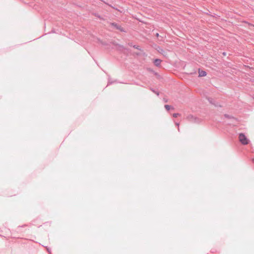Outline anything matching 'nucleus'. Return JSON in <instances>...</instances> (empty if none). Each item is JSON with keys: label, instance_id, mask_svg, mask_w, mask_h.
Segmentation results:
<instances>
[{"label": "nucleus", "instance_id": "7", "mask_svg": "<svg viewBox=\"0 0 254 254\" xmlns=\"http://www.w3.org/2000/svg\"><path fill=\"white\" fill-rule=\"evenodd\" d=\"M253 162L254 163V159H253Z\"/></svg>", "mask_w": 254, "mask_h": 254}, {"label": "nucleus", "instance_id": "5", "mask_svg": "<svg viewBox=\"0 0 254 254\" xmlns=\"http://www.w3.org/2000/svg\"><path fill=\"white\" fill-rule=\"evenodd\" d=\"M165 108L167 110H169L170 109V106L168 105H166L165 106Z\"/></svg>", "mask_w": 254, "mask_h": 254}, {"label": "nucleus", "instance_id": "3", "mask_svg": "<svg viewBox=\"0 0 254 254\" xmlns=\"http://www.w3.org/2000/svg\"><path fill=\"white\" fill-rule=\"evenodd\" d=\"M161 61L159 59H156L154 61V64L156 66H159L161 64Z\"/></svg>", "mask_w": 254, "mask_h": 254}, {"label": "nucleus", "instance_id": "1", "mask_svg": "<svg viewBox=\"0 0 254 254\" xmlns=\"http://www.w3.org/2000/svg\"><path fill=\"white\" fill-rule=\"evenodd\" d=\"M239 141L243 145H246L249 143V140L243 133H240L239 136Z\"/></svg>", "mask_w": 254, "mask_h": 254}, {"label": "nucleus", "instance_id": "6", "mask_svg": "<svg viewBox=\"0 0 254 254\" xmlns=\"http://www.w3.org/2000/svg\"><path fill=\"white\" fill-rule=\"evenodd\" d=\"M176 125L179 126V124H176Z\"/></svg>", "mask_w": 254, "mask_h": 254}, {"label": "nucleus", "instance_id": "4", "mask_svg": "<svg viewBox=\"0 0 254 254\" xmlns=\"http://www.w3.org/2000/svg\"><path fill=\"white\" fill-rule=\"evenodd\" d=\"M180 116V114H178V113H174L173 115V116L175 118H177V117L179 116Z\"/></svg>", "mask_w": 254, "mask_h": 254}, {"label": "nucleus", "instance_id": "2", "mask_svg": "<svg viewBox=\"0 0 254 254\" xmlns=\"http://www.w3.org/2000/svg\"><path fill=\"white\" fill-rule=\"evenodd\" d=\"M199 76L202 77L206 75V72L203 70H199Z\"/></svg>", "mask_w": 254, "mask_h": 254}]
</instances>
